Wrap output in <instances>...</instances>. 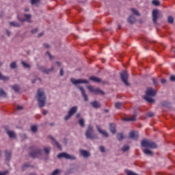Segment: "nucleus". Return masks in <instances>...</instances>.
Returning a JSON list of instances; mask_svg holds the SVG:
<instances>
[{"label":"nucleus","mask_w":175,"mask_h":175,"mask_svg":"<svg viewBox=\"0 0 175 175\" xmlns=\"http://www.w3.org/2000/svg\"><path fill=\"white\" fill-rule=\"evenodd\" d=\"M25 12H29V9H28V8L25 9Z\"/></svg>","instance_id":"62"},{"label":"nucleus","mask_w":175,"mask_h":175,"mask_svg":"<svg viewBox=\"0 0 175 175\" xmlns=\"http://www.w3.org/2000/svg\"><path fill=\"white\" fill-rule=\"evenodd\" d=\"M120 77H121L122 81L124 82L125 85H129V83H128L129 75L126 71L124 70L120 72Z\"/></svg>","instance_id":"7"},{"label":"nucleus","mask_w":175,"mask_h":175,"mask_svg":"<svg viewBox=\"0 0 175 175\" xmlns=\"http://www.w3.org/2000/svg\"><path fill=\"white\" fill-rule=\"evenodd\" d=\"M93 132H94V128L92 127V125H89L85 132V136L87 139H90L91 140H94V139L96 138V135H92Z\"/></svg>","instance_id":"5"},{"label":"nucleus","mask_w":175,"mask_h":175,"mask_svg":"<svg viewBox=\"0 0 175 175\" xmlns=\"http://www.w3.org/2000/svg\"><path fill=\"white\" fill-rule=\"evenodd\" d=\"M117 139H118V140H119V142H121V140H122V139H124V135H122V133H118L117 135Z\"/></svg>","instance_id":"33"},{"label":"nucleus","mask_w":175,"mask_h":175,"mask_svg":"<svg viewBox=\"0 0 175 175\" xmlns=\"http://www.w3.org/2000/svg\"><path fill=\"white\" fill-rule=\"evenodd\" d=\"M71 116L72 115H70V113H68V115L66 116L64 118L65 121H68V120H69V118H70Z\"/></svg>","instance_id":"43"},{"label":"nucleus","mask_w":175,"mask_h":175,"mask_svg":"<svg viewBox=\"0 0 175 175\" xmlns=\"http://www.w3.org/2000/svg\"><path fill=\"white\" fill-rule=\"evenodd\" d=\"M10 66L11 69H16V68H17V64L16 63V62H13L10 64Z\"/></svg>","instance_id":"31"},{"label":"nucleus","mask_w":175,"mask_h":175,"mask_svg":"<svg viewBox=\"0 0 175 175\" xmlns=\"http://www.w3.org/2000/svg\"><path fill=\"white\" fill-rule=\"evenodd\" d=\"M6 133L8 135L9 137L10 138L16 137V133L14 131H6Z\"/></svg>","instance_id":"24"},{"label":"nucleus","mask_w":175,"mask_h":175,"mask_svg":"<svg viewBox=\"0 0 175 175\" xmlns=\"http://www.w3.org/2000/svg\"><path fill=\"white\" fill-rule=\"evenodd\" d=\"M40 70L43 72V73H46V75H49L50 72H53V70H54V67H51L50 69H46V68L42 66L40 67Z\"/></svg>","instance_id":"12"},{"label":"nucleus","mask_w":175,"mask_h":175,"mask_svg":"<svg viewBox=\"0 0 175 175\" xmlns=\"http://www.w3.org/2000/svg\"><path fill=\"white\" fill-rule=\"evenodd\" d=\"M21 64L24 66V68H31V66H29V64L25 63V62H22Z\"/></svg>","instance_id":"41"},{"label":"nucleus","mask_w":175,"mask_h":175,"mask_svg":"<svg viewBox=\"0 0 175 175\" xmlns=\"http://www.w3.org/2000/svg\"><path fill=\"white\" fill-rule=\"evenodd\" d=\"M50 150H51V148H44V152L46 155H49V154H50Z\"/></svg>","instance_id":"35"},{"label":"nucleus","mask_w":175,"mask_h":175,"mask_svg":"<svg viewBox=\"0 0 175 175\" xmlns=\"http://www.w3.org/2000/svg\"><path fill=\"white\" fill-rule=\"evenodd\" d=\"M130 139H133V140H137L139 139V133L137 131H131L129 133Z\"/></svg>","instance_id":"10"},{"label":"nucleus","mask_w":175,"mask_h":175,"mask_svg":"<svg viewBox=\"0 0 175 175\" xmlns=\"http://www.w3.org/2000/svg\"><path fill=\"white\" fill-rule=\"evenodd\" d=\"M87 88L89 90L90 92L94 94V95H99L100 94L101 95H105V92L102 91L99 88H96L91 85L87 86Z\"/></svg>","instance_id":"6"},{"label":"nucleus","mask_w":175,"mask_h":175,"mask_svg":"<svg viewBox=\"0 0 175 175\" xmlns=\"http://www.w3.org/2000/svg\"><path fill=\"white\" fill-rule=\"evenodd\" d=\"M44 46H45L46 49H50V45L48 44H44Z\"/></svg>","instance_id":"53"},{"label":"nucleus","mask_w":175,"mask_h":175,"mask_svg":"<svg viewBox=\"0 0 175 175\" xmlns=\"http://www.w3.org/2000/svg\"><path fill=\"white\" fill-rule=\"evenodd\" d=\"M147 117H154V114L153 112H148L147 114H146Z\"/></svg>","instance_id":"44"},{"label":"nucleus","mask_w":175,"mask_h":175,"mask_svg":"<svg viewBox=\"0 0 175 175\" xmlns=\"http://www.w3.org/2000/svg\"><path fill=\"white\" fill-rule=\"evenodd\" d=\"M118 29H121V25H118Z\"/></svg>","instance_id":"63"},{"label":"nucleus","mask_w":175,"mask_h":175,"mask_svg":"<svg viewBox=\"0 0 175 175\" xmlns=\"http://www.w3.org/2000/svg\"><path fill=\"white\" fill-rule=\"evenodd\" d=\"M128 150H129V146H128V145H124L123 146V148H122V151H123V152L128 151Z\"/></svg>","instance_id":"38"},{"label":"nucleus","mask_w":175,"mask_h":175,"mask_svg":"<svg viewBox=\"0 0 175 175\" xmlns=\"http://www.w3.org/2000/svg\"><path fill=\"white\" fill-rule=\"evenodd\" d=\"M10 25H11L12 27H20V24L14 21L10 22Z\"/></svg>","instance_id":"28"},{"label":"nucleus","mask_w":175,"mask_h":175,"mask_svg":"<svg viewBox=\"0 0 175 175\" xmlns=\"http://www.w3.org/2000/svg\"><path fill=\"white\" fill-rule=\"evenodd\" d=\"M105 113H109V110H107V109H105Z\"/></svg>","instance_id":"64"},{"label":"nucleus","mask_w":175,"mask_h":175,"mask_svg":"<svg viewBox=\"0 0 175 175\" xmlns=\"http://www.w3.org/2000/svg\"><path fill=\"white\" fill-rule=\"evenodd\" d=\"M50 139H51V140L54 142L55 146H57V148H59V150H62V147L61 146V145H59V143H58V142H57V140L54 139V137H50Z\"/></svg>","instance_id":"23"},{"label":"nucleus","mask_w":175,"mask_h":175,"mask_svg":"<svg viewBox=\"0 0 175 175\" xmlns=\"http://www.w3.org/2000/svg\"><path fill=\"white\" fill-rule=\"evenodd\" d=\"M60 76H64V70L62 68L60 70Z\"/></svg>","instance_id":"55"},{"label":"nucleus","mask_w":175,"mask_h":175,"mask_svg":"<svg viewBox=\"0 0 175 175\" xmlns=\"http://www.w3.org/2000/svg\"><path fill=\"white\" fill-rule=\"evenodd\" d=\"M143 152L145 155H148L149 157H152V152L148 148L143 149Z\"/></svg>","instance_id":"20"},{"label":"nucleus","mask_w":175,"mask_h":175,"mask_svg":"<svg viewBox=\"0 0 175 175\" xmlns=\"http://www.w3.org/2000/svg\"><path fill=\"white\" fill-rule=\"evenodd\" d=\"M0 96H2L3 98H6L7 96L6 92H5L2 88H0Z\"/></svg>","instance_id":"26"},{"label":"nucleus","mask_w":175,"mask_h":175,"mask_svg":"<svg viewBox=\"0 0 175 175\" xmlns=\"http://www.w3.org/2000/svg\"><path fill=\"white\" fill-rule=\"evenodd\" d=\"M40 36H43V33H40L38 34V38H40Z\"/></svg>","instance_id":"58"},{"label":"nucleus","mask_w":175,"mask_h":175,"mask_svg":"<svg viewBox=\"0 0 175 175\" xmlns=\"http://www.w3.org/2000/svg\"><path fill=\"white\" fill-rule=\"evenodd\" d=\"M79 88V90L81 91V92L82 94V96H83L85 102H88V96H87V94H85V90H84V88L80 86Z\"/></svg>","instance_id":"13"},{"label":"nucleus","mask_w":175,"mask_h":175,"mask_svg":"<svg viewBox=\"0 0 175 175\" xmlns=\"http://www.w3.org/2000/svg\"><path fill=\"white\" fill-rule=\"evenodd\" d=\"M122 106V103H115L116 109H121Z\"/></svg>","instance_id":"37"},{"label":"nucleus","mask_w":175,"mask_h":175,"mask_svg":"<svg viewBox=\"0 0 175 175\" xmlns=\"http://www.w3.org/2000/svg\"><path fill=\"white\" fill-rule=\"evenodd\" d=\"M131 10L134 13V14H135V16H140V13H139V11H137V10L135 8H131Z\"/></svg>","instance_id":"34"},{"label":"nucleus","mask_w":175,"mask_h":175,"mask_svg":"<svg viewBox=\"0 0 175 175\" xmlns=\"http://www.w3.org/2000/svg\"><path fill=\"white\" fill-rule=\"evenodd\" d=\"M76 118H80V113H77V114L76 115Z\"/></svg>","instance_id":"59"},{"label":"nucleus","mask_w":175,"mask_h":175,"mask_svg":"<svg viewBox=\"0 0 175 175\" xmlns=\"http://www.w3.org/2000/svg\"><path fill=\"white\" fill-rule=\"evenodd\" d=\"M37 100L38 102V106L42 109L46 105V94L43 89H38L37 91Z\"/></svg>","instance_id":"1"},{"label":"nucleus","mask_w":175,"mask_h":175,"mask_svg":"<svg viewBox=\"0 0 175 175\" xmlns=\"http://www.w3.org/2000/svg\"><path fill=\"white\" fill-rule=\"evenodd\" d=\"M16 109H17V110H23V107L18 105Z\"/></svg>","instance_id":"54"},{"label":"nucleus","mask_w":175,"mask_h":175,"mask_svg":"<svg viewBox=\"0 0 175 175\" xmlns=\"http://www.w3.org/2000/svg\"><path fill=\"white\" fill-rule=\"evenodd\" d=\"M42 113L44 116H46V114H47V111H43Z\"/></svg>","instance_id":"57"},{"label":"nucleus","mask_w":175,"mask_h":175,"mask_svg":"<svg viewBox=\"0 0 175 175\" xmlns=\"http://www.w3.org/2000/svg\"><path fill=\"white\" fill-rule=\"evenodd\" d=\"M0 80H3V81H8V80H9V77H8L6 76L1 75V74L0 75Z\"/></svg>","instance_id":"32"},{"label":"nucleus","mask_w":175,"mask_h":175,"mask_svg":"<svg viewBox=\"0 0 175 175\" xmlns=\"http://www.w3.org/2000/svg\"><path fill=\"white\" fill-rule=\"evenodd\" d=\"M56 64L58 65V66H61V63H59V62H57Z\"/></svg>","instance_id":"60"},{"label":"nucleus","mask_w":175,"mask_h":175,"mask_svg":"<svg viewBox=\"0 0 175 175\" xmlns=\"http://www.w3.org/2000/svg\"><path fill=\"white\" fill-rule=\"evenodd\" d=\"M128 23L129 24H135V23H136V18H135L134 15H131L129 17Z\"/></svg>","instance_id":"18"},{"label":"nucleus","mask_w":175,"mask_h":175,"mask_svg":"<svg viewBox=\"0 0 175 175\" xmlns=\"http://www.w3.org/2000/svg\"><path fill=\"white\" fill-rule=\"evenodd\" d=\"M96 129L98 131L99 133L103 135L105 137H109V133L106 131L100 129V126H96Z\"/></svg>","instance_id":"14"},{"label":"nucleus","mask_w":175,"mask_h":175,"mask_svg":"<svg viewBox=\"0 0 175 175\" xmlns=\"http://www.w3.org/2000/svg\"><path fill=\"white\" fill-rule=\"evenodd\" d=\"M77 111V107H72L69 111H68V114L70 116H73L75 113Z\"/></svg>","instance_id":"19"},{"label":"nucleus","mask_w":175,"mask_h":175,"mask_svg":"<svg viewBox=\"0 0 175 175\" xmlns=\"http://www.w3.org/2000/svg\"><path fill=\"white\" fill-rule=\"evenodd\" d=\"M79 124L80 126H81L82 128H84V126H85L84 119H82V118L79 119Z\"/></svg>","instance_id":"29"},{"label":"nucleus","mask_w":175,"mask_h":175,"mask_svg":"<svg viewBox=\"0 0 175 175\" xmlns=\"http://www.w3.org/2000/svg\"><path fill=\"white\" fill-rule=\"evenodd\" d=\"M12 88L14 90V91H15V92H18V91H20V86L18 85H12Z\"/></svg>","instance_id":"27"},{"label":"nucleus","mask_w":175,"mask_h":175,"mask_svg":"<svg viewBox=\"0 0 175 175\" xmlns=\"http://www.w3.org/2000/svg\"><path fill=\"white\" fill-rule=\"evenodd\" d=\"M109 130L113 135H115V133H117V130L116 129V124H109Z\"/></svg>","instance_id":"16"},{"label":"nucleus","mask_w":175,"mask_h":175,"mask_svg":"<svg viewBox=\"0 0 175 175\" xmlns=\"http://www.w3.org/2000/svg\"><path fill=\"white\" fill-rule=\"evenodd\" d=\"M152 5H154V6H159V1L158 0H152Z\"/></svg>","instance_id":"39"},{"label":"nucleus","mask_w":175,"mask_h":175,"mask_svg":"<svg viewBox=\"0 0 175 175\" xmlns=\"http://www.w3.org/2000/svg\"><path fill=\"white\" fill-rule=\"evenodd\" d=\"M40 0H31V5H36V3H39Z\"/></svg>","instance_id":"42"},{"label":"nucleus","mask_w":175,"mask_h":175,"mask_svg":"<svg viewBox=\"0 0 175 175\" xmlns=\"http://www.w3.org/2000/svg\"><path fill=\"white\" fill-rule=\"evenodd\" d=\"M159 13V11H158V10H153L152 11V21L154 24H157Z\"/></svg>","instance_id":"11"},{"label":"nucleus","mask_w":175,"mask_h":175,"mask_svg":"<svg viewBox=\"0 0 175 175\" xmlns=\"http://www.w3.org/2000/svg\"><path fill=\"white\" fill-rule=\"evenodd\" d=\"M31 152L29 153L30 157L31 158H39L42 157V150H40L38 147L31 146L30 147Z\"/></svg>","instance_id":"3"},{"label":"nucleus","mask_w":175,"mask_h":175,"mask_svg":"<svg viewBox=\"0 0 175 175\" xmlns=\"http://www.w3.org/2000/svg\"><path fill=\"white\" fill-rule=\"evenodd\" d=\"M161 82L162 84H165V83H166V79H162L161 80Z\"/></svg>","instance_id":"52"},{"label":"nucleus","mask_w":175,"mask_h":175,"mask_svg":"<svg viewBox=\"0 0 175 175\" xmlns=\"http://www.w3.org/2000/svg\"><path fill=\"white\" fill-rule=\"evenodd\" d=\"M81 155L83 157V158H88L90 157V153L88 151L85 150H80Z\"/></svg>","instance_id":"17"},{"label":"nucleus","mask_w":175,"mask_h":175,"mask_svg":"<svg viewBox=\"0 0 175 175\" xmlns=\"http://www.w3.org/2000/svg\"><path fill=\"white\" fill-rule=\"evenodd\" d=\"M123 121H132V122L136 121V116H133L131 118H123Z\"/></svg>","instance_id":"25"},{"label":"nucleus","mask_w":175,"mask_h":175,"mask_svg":"<svg viewBox=\"0 0 175 175\" xmlns=\"http://www.w3.org/2000/svg\"><path fill=\"white\" fill-rule=\"evenodd\" d=\"M31 32V33H36V32H38V28L32 29Z\"/></svg>","instance_id":"48"},{"label":"nucleus","mask_w":175,"mask_h":175,"mask_svg":"<svg viewBox=\"0 0 175 175\" xmlns=\"http://www.w3.org/2000/svg\"><path fill=\"white\" fill-rule=\"evenodd\" d=\"M141 145L146 148H157V144L150 139H143L141 142Z\"/></svg>","instance_id":"4"},{"label":"nucleus","mask_w":175,"mask_h":175,"mask_svg":"<svg viewBox=\"0 0 175 175\" xmlns=\"http://www.w3.org/2000/svg\"><path fill=\"white\" fill-rule=\"evenodd\" d=\"M46 54L49 55L50 59H53V56H51V54H50V52H46Z\"/></svg>","instance_id":"50"},{"label":"nucleus","mask_w":175,"mask_h":175,"mask_svg":"<svg viewBox=\"0 0 175 175\" xmlns=\"http://www.w3.org/2000/svg\"><path fill=\"white\" fill-rule=\"evenodd\" d=\"M90 105L92 106V107H94V109H99V107H100V103L96 100L90 103Z\"/></svg>","instance_id":"15"},{"label":"nucleus","mask_w":175,"mask_h":175,"mask_svg":"<svg viewBox=\"0 0 175 175\" xmlns=\"http://www.w3.org/2000/svg\"><path fill=\"white\" fill-rule=\"evenodd\" d=\"M6 174H8V171H5L4 172H0V175H6Z\"/></svg>","instance_id":"51"},{"label":"nucleus","mask_w":175,"mask_h":175,"mask_svg":"<svg viewBox=\"0 0 175 175\" xmlns=\"http://www.w3.org/2000/svg\"><path fill=\"white\" fill-rule=\"evenodd\" d=\"M25 17L28 23H31V14H25Z\"/></svg>","instance_id":"40"},{"label":"nucleus","mask_w":175,"mask_h":175,"mask_svg":"<svg viewBox=\"0 0 175 175\" xmlns=\"http://www.w3.org/2000/svg\"><path fill=\"white\" fill-rule=\"evenodd\" d=\"M90 80L94 81V83H100L101 81L100 79L96 77H90Z\"/></svg>","instance_id":"22"},{"label":"nucleus","mask_w":175,"mask_h":175,"mask_svg":"<svg viewBox=\"0 0 175 175\" xmlns=\"http://www.w3.org/2000/svg\"><path fill=\"white\" fill-rule=\"evenodd\" d=\"M99 149H100V151H101V152H105V147L100 146Z\"/></svg>","instance_id":"47"},{"label":"nucleus","mask_w":175,"mask_h":175,"mask_svg":"<svg viewBox=\"0 0 175 175\" xmlns=\"http://www.w3.org/2000/svg\"><path fill=\"white\" fill-rule=\"evenodd\" d=\"M31 131L33 133H36L38 132V126H31Z\"/></svg>","instance_id":"30"},{"label":"nucleus","mask_w":175,"mask_h":175,"mask_svg":"<svg viewBox=\"0 0 175 175\" xmlns=\"http://www.w3.org/2000/svg\"><path fill=\"white\" fill-rule=\"evenodd\" d=\"M170 80H171V81H175V76L174 75L171 76Z\"/></svg>","instance_id":"49"},{"label":"nucleus","mask_w":175,"mask_h":175,"mask_svg":"<svg viewBox=\"0 0 175 175\" xmlns=\"http://www.w3.org/2000/svg\"><path fill=\"white\" fill-rule=\"evenodd\" d=\"M6 33L8 36H9L10 35V31H9V30H6Z\"/></svg>","instance_id":"56"},{"label":"nucleus","mask_w":175,"mask_h":175,"mask_svg":"<svg viewBox=\"0 0 175 175\" xmlns=\"http://www.w3.org/2000/svg\"><path fill=\"white\" fill-rule=\"evenodd\" d=\"M146 95L144 97V99H145L146 102H148V103H154L155 100L152 98V96H155V95H157V91L151 88H148L146 92Z\"/></svg>","instance_id":"2"},{"label":"nucleus","mask_w":175,"mask_h":175,"mask_svg":"<svg viewBox=\"0 0 175 175\" xmlns=\"http://www.w3.org/2000/svg\"><path fill=\"white\" fill-rule=\"evenodd\" d=\"M152 81L153 83V84H154V85H158V82L155 80V79H152Z\"/></svg>","instance_id":"46"},{"label":"nucleus","mask_w":175,"mask_h":175,"mask_svg":"<svg viewBox=\"0 0 175 175\" xmlns=\"http://www.w3.org/2000/svg\"><path fill=\"white\" fill-rule=\"evenodd\" d=\"M12 158V152L5 150V159L7 161H10Z\"/></svg>","instance_id":"21"},{"label":"nucleus","mask_w":175,"mask_h":175,"mask_svg":"<svg viewBox=\"0 0 175 175\" xmlns=\"http://www.w3.org/2000/svg\"><path fill=\"white\" fill-rule=\"evenodd\" d=\"M70 81L75 85H76L77 84H88V81L85 79H75L73 78H71Z\"/></svg>","instance_id":"9"},{"label":"nucleus","mask_w":175,"mask_h":175,"mask_svg":"<svg viewBox=\"0 0 175 175\" xmlns=\"http://www.w3.org/2000/svg\"><path fill=\"white\" fill-rule=\"evenodd\" d=\"M57 158L59 159L61 158H65V159H76V157L75 156H70V154L66 153V152H62L57 155Z\"/></svg>","instance_id":"8"},{"label":"nucleus","mask_w":175,"mask_h":175,"mask_svg":"<svg viewBox=\"0 0 175 175\" xmlns=\"http://www.w3.org/2000/svg\"><path fill=\"white\" fill-rule=\"evenodd\" d=\"M20 21H21L22 23H24V21H25V19H19Z\"/></svg>","instance_id":"61"},{"label":"nucleus","mask_w":175,"mask_h":175,"mask_svg":"<svg viewBox=\"0 0 175 175\" xmlns=\"http://www.w3.org/2000/svg\"><path fill=\"white\" fill-rule=\"evenodd\" d=\"M167 21L170 24H173V23H174V18H173L172 16H168Z\"/></svg>","instance_id":"36"},{"label":"nucleus","mask_w":175,"mask_h":175,"mask_svg":"<svg viewBox=\"0 0 175 175\" xmlns=\"http://www.w3.org/2000/svg\"><path fill=\"white\" fill-rule=\"evenodd\" d=\"M29 167V165L28 164H24L22 167V170H25V167Z\"/></svg>","instance_id":"45"}]
</instances>
